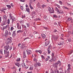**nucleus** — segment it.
Returning a JSON list of instances; mask_svg holds the SVG:
<instances>
[{
    "instance_id": "14",
    "label": "nucleus",
    "mask_w": 73,
    "mask_h": 73,
    "mask_svg": "<svg viewBox=\"0 0 73 73\" xmlns=\"http://www.w3.org/2000/svg\"><path fill=\"white\" fill-rule=\"evenodd\" d=\"M16 31H14L13 32L12 36L13 37H15L16 35Z\"/></svg>"
},
{
    "instance_id": "13",
    "label": "nucleus",
    "mask_w": 73,
    "mask_h": 73,
    "mask_svg": "<svg viewBox=\"0 0 73 73\" xmlns=\"http://www.w3.org/2000/svg\"><path fill=\"white\" fill-rule=\"evenodd\" d=\"M11 19L12 20V23H13V22L16 20V19L15 18V17H11Z\"/></svg>"
},
{
    "instance_id": "51",
    "label": "nucleus",
    "mask_w": 73,
    "mask_h": 73,
    "mask_svg": "<svg viewBox=\"0 0 73 73\" xmlns=\"http://www.w3.org/2000/svg\"><path fill=\"white\" fill-rule=\"evenodd\" d=\"M0 53L1 54H3V50H0Z\"/></svg>"
},
{
    "instance_id": "52",
    "label": "nucleus",
    "mask_w": 73,
    "mask_h": 73,
    "mask_svg": "<svg viewBox=\"0 0 73 73\" xmlns=\"http://www.w3.org/2000/svg\"><path fill=\"white\" fill-rule=\"evenodd\" d=\"M20 1L21 2H25V0H20Z\"/></svg>"
},
{
    "instance_id": "4",
    "label": "nucleus",
    "mask_w": 73,
    "mask_h": 73,
    "mask_svg": "<svg viewBox=\"0 0 73 73\" xmlns=\"http://www.w3.org/2000/svg\"><path fill=\"white\" fill-rule=\"evenodd\" d=\"M60 41L59 43H58L59 45H62L64 44V39L62 38H60Z\"/></svg>"
},
{
    "instance_id": "56",
    "label": "nucleus",
    "mask_w": 73,
    "mask_h": 73,
    "mask_svg": "<svg viewBox=\"0 0 73 73\" xmlns=\"http://www.w3.org/2000/svg\"><path fill=\"white\" fill-rule=\"evenodd\" d=\"M21 9H22V10H23V9H24V7H23V6H21Z\"/></svg>"
},
{
    "instance_id": "21",
    "label": "nucleus",
    "mask_w": 73,
    "mask_h": 73,
    "mask_svg": "<svg viewBox=\"0 0 73 73\" xmlns=\"http://www.w3.org/2000/svg\"><path fill=\"white\" fill-rule=\"evenodd\" d=\"M57 32V31L56 29H54V30L53 33H54V34H56Z\"/></svg>"
},
{
    "instance_id": "50",
    "label": "nucleus",
    "mask_w": 73,
    "mask_h": 73,
    "mask_svg": "<svg viewBox=\"0 0 73 73\" xmlns=\"http://www.w3.org/2000/svg\"><path fill=\"white\" fill-rule=\"evenodd\" d=\"M23 55H26V53L24 51L23 53Z\"/></svg>"
},
{
    "instance_id": "19",
    "label": "nucleus",
    "mask_w": 73,
    "mask_h": 73,
    "mask_svg": "<svg viewBox=\"0 0 73 73\" xmlns=\"http://www.w3.org/2000/svg\"><path fill=\"white\" fill-rule=\"evenodd\" d=\"M22 66L23 68H26V66H25V63H22Z\"/></svg>"
},
{
    "instance_id": "25",
    "label": "nucleus",
    "mask_w": 73,
    "mask_h": 73,
    "mask_svg": "<svg viewBox=\"0 0 73 73\" xmlns=\"http://www.w3.org/2000/svg\"><path fill=\"white\" fill-rule=\"evenodd\" d=\"M44 18L45 19V20H47L48 19V18H47V17L46 16H44Z\"/></svg>"
},
{
    "instance_id": "11",
    "label": "nucleus",
    "mask_w": 73,
    "mask_h": 73,
    "mask_svg": "<svg viewBox=\"0 0 73 73\" xmlns=\"http://www.w3.org/2000/svg\"><path fill=\"white\" fill-rule=\"evenodd\" d=\"M9 35H8V31L6 30L5 31V37H7Z\"/></svg>"
},
{
    "instance_id": "48",
    "label": "nucleus",
    "mask_w": 73,
    "mask_h": 73,
    "mask_svg": "<svg viewBox=\"0 0 73 73\" xmlns=\"http://www.w3.org/2000/svg\"><path fill=\"white\" fill-rule=\"evenodd\" d=\"M5 10V9H3V10H1V11H2V12H3L4 13H5V11H4Z\"/></svg>"
},
{
    "instance_id": "26",
    "label": "nucleus",
    "mask_w": 73,
    "mask_h": 73,
    "mask_svg": "<svg viewBox=\"0 0 73 73\" xmlns=\"http://www.w3.org/2000/svg\"><path fill=\"white\" fill-rule=\"evenodd\" d=\"M41 57L42 59L43 60V61H44V60H45V58L44 57V56L43 55H41Z\"/></svg>"
},
{
    "instance_id": "40",
    "label": "nucleus",
    "mask_w": 73,
    "mask_h": 73,
    "mask_svg": "<svg viewBox=\"0 0 73 73\" xmlns=\"http://www.w3.org/2000/svg\"><path fill=\"white\" fill-rule=\"evenodd\" d=\"M3 18L5 19H7V17L6 16V15H4L3 16Z\"/></svg>"
},
{
    "instance_id": "62",
    "label": "nucleus",
    "mask_w": 73,
    "mask_h": 73,
    "mask_svg": "<svg viewBox=\"0 0 73 73\" xmlns=\"http://www.w3.org/2000/svg\"><path fill=\"white\" fill-rule=\"evenodd\" d=\"M64 8L65 9H68V7H65Z\"/></svg>"
},
{
    "instance_id": "16",
    "label": "nucleus",
    "mask_w": 73,
    "mask_h": 73,
    "mask_svg": "<svg viewBox=\"0 0 73 73\" xmlns=\"http://www.w3.org/2000/svg\"><path fill=\"white\" fill-rule=\"evenodd\" d=\"M49 44V40H48L46 42H45V46H47Z\"/></svg>"
},
{
    "instance_id": "58",
    "label": "nucleus",
    "mask_w": 73,
    "mask_h": 73,
    "mask_svg": "<svg viewBox=\"0 0 73 73\" xmlns=\"http://www.w3.org/2000/svg\"><path fill=\"white\" fill-rule=\"evenodd\" d=\"M9 16L10 17H13V16H12V14L11 13H10L9 14Z\"/></svg>"
},
{
    "instance_id": "17",
    "label": "nucleus",
    "mask_w": 73,
    "mask_h": 73,
    "mask_svg": "<svg viewBox=\"0 0 73 73\" xmlns=\"http://www.w3.org/2000/svg\"><path fill=\"white\" fill-rule=\"evenodd\" d=\"M37 7L38 8H41V5H40V3L38 2L37 3Z\"/></svg>"
},
{
    "instance_id": "33",
    "label": "nucleus",
    "mask_w": 73,
    "mask_h": 73,
    "mask_svg": "<svg viewBox=\"0 0 73 73\" xmlns=\"http://www.w3.org/2000/svg\"><path fill=\"white\" fill-rule=\"evenodd\" d=\"M16 61L17 62H19V61H20V58H18L16 60Z\"/></svg>"
},
{
    "instance_id": "49",
    "label": "nucleus",
    "mask_w": 73,
    "mask_h": 73,
    "mask_svg": "<svg viewBox=\"0 0 73 73\" xmlns=\"http://www.w3.org/2000/svg\"><path fill=\"white\" fill-rule=\"evenodd\" d=\"M13 29H14V28L12 27H11V31H13Z\"/></svg>"
},
{
    "instance_id": "30",
    "label": "nucleus",
    "mask_w": 73,
    "mask_h": 73,
    "mask_svg": "<svg viewBox=\"0 0 73 73\" xmlns=\"http://www.w3.org/2000/svg\"><path fill=\"white\" fill-rule=\"evenodd\" d=\"M37 64V65L39 66H41V63H40L38 62Z\"/></svg>"
},
{
    "instance_id": "23",
    "label": "nucleus",
    "mask_w": 73,
    "mask_h": 73,
    "mask_svg": "<svg viewBox=\"0 0 73 73\" xmlns=\"http://www.w3.org/2000/svg\"><path fill=\"white\" fill-rule=\"evenodd\" d=\"M31 13L32 15H36V13L35 11L32 12Z\"/></svg>"
},
{
    "instance_id": "45",
    "label": "nucleus",
    "mask_w": 73,
    "mask_h": 73,
    "mask_svg": "<svg viewBox=\"0 0 73 73\" xmlns=\"http://www.w3.org/2000/svg\"><path fill=\"white\" fill-rule=\"evenodd\" d=\"M68 42H70L71 41V38H70L68 39Z\"/></svg>"
},
{
    "instance_id": "60",
    "label": "nucleus",
    "mask_w": 73,
    "mask_h": 73,
    "mask_svg": "<svg viewBox=\"0 0 73 73\" xmlns=\"http://www.w3.org/2000/svg\"><path fill=\"white\" fill-rule=\"evenodd\" d=\"M59 70H62V68H59Z\"/></svg>"
},
{
    "instance_id": "27",
    "label": "nucleus",
    "mask_w": 73,
    "mask_h": 73,
    "mask_svg": "<svg viewBox=\"0 0 73 73\" xmlns=\"http://www.w3.org/2000/svg\"><path fill=\"white\" fill-rule=\"evenodd\" d=\"M58 65L59 64H61V62L60 61H58L56 63Z\"/></svg>"
},
{
    "instance_id": "54",
    "label": "nucleus",
    "mask_w": 73,
    "mask_h": 73,
    "mask_svg": "<svg viewBox=\"0 0 73 73\" xmlns=\"http://www.w3.org/2000/svg\"><path fill=\"white\" fill-rule=\"evenodd\" d=\"M9 0H3V1L5 2H8Z\"/></svg>"
},
{
    "instance_id": "6",
    "label": "nucleus",
    "mask_w": 73,
    "mask_h": 73,
    "mask_svg": "<svg viewBox=\"0 0 73 73\" xmlns=\"http://www.w3.org/2000/svg\"><path fill=\"white\" fill-rule=\"evenodd\" d=\"M48 11H49L50 13H54V10H53V9H51V8L50 7L48 8Z\"/></svg>"
},
{
    "instance_id": "57",
    "label": "nucleus",
    "mask_w": 73,
    "mask_h": 73,
    "mask_svg": "<svg viewBox=\"0 0 73 73\" xmlns=\"http://www.w3.org/2000/svg\"><path fill=\"white\" fill-rule=\"evenodd\" d=\"M31 9H33V7H32V6H31L30 7Z\"/></svg>"
},
{
    "instance_id": "46",
    "label": "nucleus",
    "mask_w": 73,
    "mask_h": 73,
    "mask_svg": "<svg viewBox=\"0 0 73 73\" xmlns=\"http://www.w3.org/2000/svg\"><path fill=\"white\" fill-rule=\"evenodd\" d=\"M52 61H56V58H52Z\"/></svg>"
},
{
    "instance_id": "63",
    "label": "nucleus",
    "mask_w": 73,
    "mask_h": 73,
    "mask_svg": "<svg viewBox=\"0 0 73 73\" xmlns=\"http://www.w3.org/2000/svg\"><path fill=\"white\" fill-rule=\"evenodd\" d=\"M2 70L3 71H4H4H5V70H4V68H2Z\"/></svg>"
},
{
    "instance_id": "10",
    "label": "nucleus",
    "mask_w": 73,
    "mask_h": 73,
    "mask_svg": "<svg viewBox=\"0 0 73 73\" xmlns=\"http://www.w3.org/2000/svg\"><path fill=\"white\" fill-rule=\"evenodd\" d=\"M50 49H51V45H50L47 49L48 54H50Z\"/></svg>"
},
{
    "instance_id": "2",
    "label": "nucleus",
    "mask_w": 73,
    "mask_h": 73,
    "mask_svg": "<svg viewBox=\"0 0 73 73\" xmlns=\"http://www.w3.org/2000/svg\"><path fill=\"white\" fill-rule=\"evenodd\" d=\"M4 48L5 50H6V51H7V50L9 49L10 50H11L12 49V46H11L10 47L9 46V45L8 44H7L6 46H5Z\"/></svg>"
},
{
    "instance_id": "41",
    "label": "nucleus",
    "mask_w": 73,
    "mask_h": 73,
    "mask_svg": "<svg viewBox=\"0 0 73 73\" xmlns=\"http://www.w3.org/2000/svg\"><path fill=\"white\" fill-rule=\"evenodd\" d=\"M26 24V25H27V27H29V26H30V25H30L29 23H27Z\"/></svg>"
},
{
    "instance_id": "20",
    "label": "nucleus",
    "mask_w": 73,
    "mask_h": 73,
    "mask_svg": "<svg viewBox=\"0 0 73 73\" xmlns=\"http://www.w3.org/2000/svg\"><path fill=\"white\" fill-rule=\"evenodd\" d=\"M22 45H23V46H24V48H25V43L23 42H22Z\"/></svg>"
},
{
    "instance_id": "15",
    "label": "nucleus",
    "mask_w": 73,
    "mask_h": 73,
    "mask_svg": "<svg viewBox=\"0 0 73 73\" xmlns=\"http://www.w3.org/2000/svg\"><path fill=\"white\" fill-rule=\"evenodd\" d=\"M41 35L43 39H44V38H46V35L44 34H42Z\"/></svg>"
},
{
    "instance_id": "43",
    "label": "nucleus",
    "mask_w": 73,
    "mask_h": 73,
    "mask_svg": "<svg viewBox=\"0 0 73 73\" xmlns=\"http://www.w3.org/2000/svg\"><path fill=\"white\" fill-rule=\"evenodd\" d=\"M53 17L54 18H57V16L56 15H54Z\"/></svg>"
},
{
    "instance_id": "7",
    "label": "nucleus",
    "mask_w": 73,
    "mask_h": 73,
    "mask_svg": "<svg viewBox=\"0 0 73 73\" xmlns=\"http://www.w3.org/2000/svg\"><path fill=\"white\" fill-rule=\"evenodd\" d=\"M68 69H67V73H70V71L69 70H70V64H68Z\"/></svg>"
},
{
    "instance_id": "12",
    "label": "nucleus",
    "mask_w": 73,
    "mask_h": 73,
    "mask_svg": "<svg viewBox=\"0 0 73 73\" xmlns=\"http://www.w3.org/2000/svg\"><path fill=\"white\" fill-rule=\"evenodd\" d=\"M53 66L54 67V68H57V67L58 66V65L56 63H55L53 64Z\"/></svg>"
},
{
    "instance_id": "55",
    "label": "nucleus",
    "mask_w": 73,
    "mask_h": 73,
    "mask_svg": "<svg viewBox=\"0 0 73 73\" xmlns=\"http://www.w3.org/2000/svg\"><path fill=\"white\" fill-rule=\"evenodd\" d=\"M52 56L53 57H54V53L52 52Z\"/></svg>"
},
{
    "instance_id": "59",
    "label": "nucleus",
    "mask_w": 73,
    "mask_h": 73,
    "mask_svg": "<svg viewBox=\"0 0 73 73\" xmlns=\"http://www.w3.org/2000/svg\"><path fill=\"white\" fill-rule=\"evenodd\" d=\"M43 28L45 29H48V28L45 27H44Z\"/></svg>"
},
{
    "instance_id": "8",
    "label": "nucleus",
    "mask_w": 73,
    "mask_h": 73,
    "mask_svg": "<svg viewBox=\"0 0 73 73\" xmlns=\"http://www.w3.org/2000/svg\"><path fill=\"white\" fill-rule=\"evenodd\" d=\"M27 54L28 55H29V54H32V51L31 50H27Z\"/></svg>"
},
{
    "instance_id": "61",
    "label": "nucleus",
    "mask_w": 73,
    "mask_h": 73,
    "mask_svg": "<svg viewBox=\"0 0 73 73\" xmlns=\"http://www.w3.org/2000/svg\"><path fill=\"white\" fill-rule=\"evenodd\" d=\"M27 57V56H26V55H23V58H25V57Z\"/></svg>"
},
{
    "instance_id": "42",
    "label": "nucleus",
    "mask_w": 73,
    "mask_h": 73,
    "mask_svg": "<svg viewBox=\"0 0 73 73\" xmlns=\"http://www.w3.org/2000/svg\"><path fill=\"white\" fill-rule=\"evenodd\" d=\"M58 13H64V12H63L62 11H60V12L59 11Z\"/></svg>"
},
{
    "instance_id": "1",
    "label": "nucleus",
    "mask_w": 73,
    "mask_h": 73,
    "mask_svg": "<svg viewBox=\"0 0 73 73\" xmlns=\"http://www.w3.org/2000/svg\"><path fill=\"white\" fill-rule=\"evenodd\" d=\"M4 53L6 58L9 57L10 58L12 56V54H9V52L8 51L4 50Z\"/></svg>"
},
{
    "instance_id": "47",
    "label": "nucleus",
    "mask_w": 73,
    "mask_h": 73,
    "mask_svg": "<svg viewBox=\"0 0 73 73\" xmlns=\"http://www.w3.org/2000/svg\"><path fill=\"white\" fill-rule=\"evenodd\" d=\"M49 62H53V59H51V60H49Z\"/></svg>"
},
{
    "instance_id": "35",
    "label": "nucleus",
    "mask_w": 73,
    "mask_h": 73,
    "mask_svg": "<svg viewBox=\"0 0 73 73\" xmlns=\"http://www.w3.org/2000/svg\"><path fill=\"white\" fill-rule=\"evenodd\" d=\"M26 9L27 12H29V8H26Z\"/></svg>"
},
{
    "instance_id": "34",
    "label": "nucleus",
    "mask_w": 73,
    "mask_h": 73,
    "mask_svg": "<svg viewBox=\"0 0 73 73\" xmlns=\"http://www.w3.org/2000/svg\"><path fill=\"white\" fill-rule=\"evenodd\" d=\"M7 6L9 8H11V6L9 5H7Z\"/></svg>"
},
{
    "instance_id": "18",
    "label": "nucleus",
    "mask_w": 73,
    "mask_h": 73,
    "mask_svg": "<svg viewBox=\"0 0 73 73\" xmlns=\"http://www.w3.org/2000/svg\"><path fill=\"white\" fill-rule=\"evenodd\" d=\"M15 65H16V66H17L18 68L19 67V66H20V64H19V62L15 63Z\"/></svg>"
},
{
    "instance_id": "24",
    "label": "nucleus",
    "mask_w": 73,
    "mask_h": 73,
    "mask_svg": "<svg viewBox=\"0 0 73 73\" xmlns=\"http://www.w3.org/2000/svg\"><path fill=\"white\" fill-rule=\"evenodd\" d=\"M55 10L56 11H57V12H59V9L57 8V7H56L55 8Z\"/></svg>"
},
{
    "instance_id": "22",
    "label": "nucleus",
    "mask_w": 73,
    "mask_h": 73,
    "mask_svg": "<svg viewBox=\"0 0 73 73\" xmlns=\"http://www.w3.org/2000/svg\"><path fill=\"white\" fill-rule=\"evenodd\" d=\"M33 66H31L29 69V70H33Z\"/></svg>"
},
{
    "instance_id": "9",
    "label": "nucleus",
    "mask_w": 73,
    "mask_h": 73,
    "mask_svg": "<svg viewBox=\"0 0 73 73\" xmlns=\"http://www.w3.org/2000/svg\"><path fill=\"white\" fill-rule=\"evenodd\" d=\"M17 28L18 29H21V26L19 24V23H17Z\"/></svg>"
},
{
    "instance_id": "37",
    "label": "nucleus",
    "mask_w": 73,
    "mask_h": 73,
    "mask_svg": "<svg viewBox=\"0 0 73 73\" xmlns=\"http://www.w3.org/2000/svg\"><path fill=\"white\" fill-rule=\"evenodd\" d=\"M22 25V27L24 28H27V27H26V26L24 25Z\"/></svg>"
},
{
    "instance_id": "31",
    "label": "nucleus",
    "mask_w": 73,
    "mask_h": 73,
    "mask_svg": "<svg viewBox=\"0 0 73 73\" xmlns=\"http://www.w3.org/2000/svg\"><path fill=\"white\" fill-rule=\"evenodd\" d=\"M46 7V5H45L44 4H43L42 5V8H45V7Z\"/></svg>"
},
{
    "instance_id": "38",
    "label": "nucleus",
    "mask_w": 73,
    "mask_h": 73,
    "mask_svg": "<svg viewBox=\"0 0 73 73\" xmlns=\"http://www.w3.org/2000/svg\"><path fill=\"white\" fill-rule=\"evenodd\" d=\"M8 35L10 36H11V35H12V32L9 31L8 33Z\"/></svg>"
},
{
    "instance_id": "28",
    "label": "nucleus",
    "mask_w": 73,
    "mask_h": 73,
    "mask_svg": "<svg viewBox=\"0 0 73 73\" xmlns=\"http://www.w3.org/2000/svg\"><path fill=\"white\" fill-rule=\"evenodd\" d=\"M23 32V31L21 30H19L17 31V33H22Z\"/></svg>"
},
{
    "instance_id": "36",
    "label": "nucleus",
    "mask_w": 73,
    "mask_h": 73,
    "mask_svg": "<svg viewBox=\"0 0 73 73\" xmlns=\"http://www.w3.org/2000/svg\"><path fill=\"white\" fill-rule=\"evenodd\" d=\"M38 52H39L40 54H41L42 53V51H41V50H38Z\"/></svg>"
},
{
    "instance_id": "53",
    "label": "nucleus",
    "mask_w": 73,
    "mask_h": 73,
    "mask_svg": "<svg viewBox=\"0 0 73 73\" xmlns=\"http://www.w3.org/2000/svg\"><path fill=\"white\" fill-rule=\"evenodd\" d=\"M59 3L61 5H62V2L61 1H59Z\"/></svg>"
},
{
    "instance_id": "64",
    "label": "nucleus",
    "mask_w": 73,
    "mask_h": 73,
    "mask_svg": "<svg viewBox=\"0 0 73 73\" xmlns=\"http://www.w3.org/2000/svg\"><path fill=\"white\" fill-rule=\"evenodd\" d=\"M21 43H19L18 44V46L19 47L20 46V45H21Z\"/></svg>"
},
{
    "instance_id": "29",
    "label": "nucleus",
    "mask_w": 73,
    "mask_h": 73,
    "mask_svg": "<svg viewBox=\"0 0 73 73\" xmlns=\"http://www.w3.org/2000/svg\"><path fill=\"white\" fill-rule=\"evenodd\" d=\"M7 23L8 24H9V23H10V21L9 20V19H8L7 21Z\"/></svg>"
},
{
    "instance_id": "32",
    "label": "nucleus",
    "mask_w": 73,
    "mask_h": 73,
    "mask_svg": "<svg viewBox=\"0 0 73 73\" xmlns=\"http://www.w3.org/2000/svg\"><path fill=\"white\" fill-rule=\"evenodd\" d=\"M71 20V18H69L67 19V21H70Z\"/></svg>"
},
{
    "instance_id": "3",
    "label": "nucleus",
    "mask_w": 73,
    "mask_h": 73,
    "mask_svg": "<svg viewBox=\"0 0 73 73\" xmlns=\"http://www.w3.org/2000/svg\"><path fill=\"white\" fill-rule=\"evenodd\" d=\"M11 42H12L11 39L9 38H7V40L6 42V44H11Z\"/></svg>"
},
{
    "instance_id": "5",
    "label": "nucleus",
    "mask_w": 73,
    "mask_h": 73,
    "mask_svg": "<svg viewBox=\"0 0 73 73\" xmlns=\"http://www.w3.org/2000/svg\"><path fill=\"white\" fill-rule=\"evenodd\" d=\"M52 37L54 41H57L58 38V35H53Z\"/></svg>"
},
{
    "instance_id": "44",
    "label": "nucleus",
    "mask_w": 73,
    "mask_h": 73,
    "mask_svg": "<svg viewBox=\"0 0 73 73\" xmlns=\"http://www.w3.org/2000/svg\"><path fill=\"white\" fill-rule=\"evenodd\" d=\"M25 17H26V16H25V15H22V19H24V18H25Z\"/></svg>"
},
{
    "instance_id": "39",
    "label": "nucleus",
    "mask_w": 73,
    "mask_h": 73,
    "mask_svg": "<svg viewBox=\"0 0 73 73\" xmlns=\"http://www.w3.org/2000/svg\"><path fill=\"white\" fill-rule=\"evenodd\" d=\"M19 47H20V48L21 49H24V46H23L22 45L21 46H20Z\"/></svg>"
}]
</instances>
